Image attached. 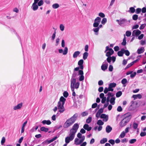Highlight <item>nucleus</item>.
Returning a JSON list of instances; mask_svg holds the SVG:
<instances>
[{
	"mask_svg": "<svg viewBox=\"0 0 146 146\" xmlns=\"http://www.w3.org/2000/svg\"><path fill=\"white\" fill-rule=\"evenodd\" d=\"M123 52L121 51H119L117 52V54L119 56H122L123 55Z\"/></svg>",
	"mask_w": 146,
	"mask_h": 146,
	"instance_id": "nucleus-58",
	"label": "nucleus"
},
{
	"mask_svg": "<svg viewBox=\"0 0 146 146\" xmlns=\"http://www.w3.org/2000/svg\"><path fill=\"white\" fill-rule=\"evenodd\" d=\"M83 72L82 70H79L78 75H80L79 78V80L80 81L84 80V77L83 76Z\"/></svg>",
	"mask_w": 146,
	"mask_h": 146,
	"instance_id": "nucleus-13",
	"label": "nucleus"
},
{
	"mask_svg": "<svg viewBox=\"0 0 146 146\" xmlns=\"http://www.w3.org/2000/svg\"><path fill=\"white\" fill-rule=\"evenodd\" d=\"M82 136H82V135L80 133H79L77 134V137L81 139Z\"/></svg>",
	"mask_w": 146,
	"mask_h": 146,
	"instance_id": "nucleus-63",
	"label": "nucleus"
},
{
	"mask_svg": "<svg viewBox=\"0 0 146 146\" xmlns=\"http://www.w3.org/2000/svg\"><path fill=\"white\" fill-rule=\"evenodd\" d=\"M100 117L101 118H103V121L105 122L107 121L108 119V115H106L104 114H102L100 116Z\"/></svg>",
	"mask_w": 146,
	"mask_h": 146,
	"instance_id": "nucleus-16",
	"label": "nucleus"
},
{
	"mask_svg": "<svg viewBox=\"0 0 146 146\" xmlns=\"http://www.w3.org/2000/svg\"><path fill=\"white\" fill-rule=\"evenodd\" d=\"M77 116V114L76 113L70 118L68 119L64 123L63 127L67 128L71 126L76 120Z\"/></svg>",
	"mask_w": 146,
	"mask_h": 146,
	"instance_id": "nucleus-1",
	"label": "nucleus"
},
{
	"mask_svg": "<svg viewBox=\"0 0 146 146\" xmlns=\"http://www.w3.org/2000/svg\"><path fill=\"white\" fill-rule=\"evenodd\" d=\"M5 139L4 137H3L1 139V145H3L5 142Z\"/></svg>",
	"mask_w": 146,
	"mask_h": 146,
	"instance_id": "nucleus-49",
	"label": "nucleus"
},
{
	"mask_svg": "<svg viewBox=\"0 0 146 146\" xmlns=\"http://www.w3.org/2000/svg\"><path fill=\"white\" fill-rule=\"evenodd\" d=\"M114 52L113 50L111 48H110L109 50L106 52V56H110Z\"/></svg>",
	"mask_w": 146,
	"mask_h": 146,
	"instance_id": "nucleus-18",
	"label": "nucleus"
},
{
	"mask_svg": "<svg viewBox=\"0 0 146 146\" xmlns=\"http://www.w3.org/2000/svg\"><path fill=\"white\" fill-rule=\"evenodd\" d=\"M107 21V19L106 18H104L103 19L101 23L103 25L105 24Z\"/></svg>",
	"mask_w": 146,
	"mask_h": 146,
	"instance_id": "nucleus-48",
	"label": "nucleus"
},
{
	"mask_svg": "<svg viewBox=\"0 0 146 146\" xmlns=\"http://www.w3.org/2000/svg\"><path fill=\"white\" fill-rule=\"evenodd\" d=\"M131 32L129 31H126V35L127 36L129 37L131 36Z\"/></svg>",
	"mask_w": 146,
	"mask_h": 146,
	"instance_id": "nucleus-45",
	"label": "nucleus"
},
{
	"mask_svg": "<svg viewBox=\"0 0 146 146\" xmlns=\"http://www.w3.org/2000/svg\"><path fill=\"white\" fill-rule=\"evenodd\" d=\"M108 57L107 58V60L108 62L110 63L111 60V56H108Z\"/></svg>",
	"mask_w": 146,
	"mask_h": 146,
	"instance_id": "nucleus-64",
	"label": "nucleus"
},
{
	"mask_svg": "<svg viewBox=\"0 0 146 146\" xmlns=\"http://www.w3.org/2000/svg\"><path fill=\"white\" fill-rule=\"evenodd\" d=\"M43 1L42 0H41L38 3V6H41L43 5Z\"/></svg>",
	"mask_w": 146,
	"mask_h": 146,
	"instance_id": "nucleus-52",
	"label": "nucleus"
},
{
	"mask_svg": "<svg viewBox=\"0 0 146 146\" xmlns=\"http://www.w3.org/2000/svg\"><path fill=\"white\" fill-rule=\"evenodd\" d=\"M106 131L108 133L110 132L112 130V128L110 125H107L106 127Z\"/></svg>",
	"mask_w": 146,
	"mask_h": 146,
	"instance_id": "nucleus-23",
	"label": "nucleus"
},
{
	"mask_svg": "<svg viewBox=\"0 0 146 146\" xmlns=\"http://www.w3.org/2000/svg\"><path fill=\"white\" fill-rule=\"evenodd\" d=\"M108 66V63L106 62V60L104 62L101 66V69L104 71H105L107 69Z\"/></svg>",
	"mask_w": 146,
	"mask_h": 146,
	"instance_id": "nucleus-12",
	"label": "nucleus"
},
{
	"mask_svg": "<svg viewBox=\"0 0 146 146\" xmlns=\"http://www.w3.org/2000/svg\"><path fill=\"white\" fill-rule=\"evenodd\" d=\"M23 105V103L22 102H21L18 104L17 105L14 106L13 109L14 110H20L22 107Z\"/></svg>",
	"mask_w": 146,
	"mask_h": 146,
	"instance_id": "nucleus-11",
	"label": "nucleus"
},
{
	"mask_svg": "<svg viewBox=\"0 0 146 146\" xmlns=\"http://www.w3.org/2000/svg\"><path fill=\"white\" fill-rule=\"evenodd\" d=\"M132 97L134 98V100L137 98L140 99L142 98V96L139 94L137 95H133L132 96Z\"/></svg>",
	"mask_w": 146,
	"mask_h": 146,
	"instance_id": "nucleus-24",
	"label": "nucleus"
},
{
	"mask_svg": "<svg viewBox=\"0 0 146 146\" xmlns=\"http://www.w3.org/2000/svg\"><path fill=\"white\" fill-rule=\"evenodd\" d=\"M38 5H37V4L33 3L31 7L33 11H35L38 9Z\"/></svg>",
	"mask_w": 146,
	"mask_h": 146,
	"instance_id": "nucleus-22",
	"label": "nucleus"
},
{
	"mask_svg": "<svg viewBox=\"0 0 146 146\" xmlns=\"http://www.w3.org/2000/svg\"><path fill=\"white\" fill-rule=\"evenodd\" d=\"M123 117V118L119 123V126L121 127H123L127 123L129 122L131 118L130 116Z\"/></svg>",
	"mask_w": 146,
	"mask_h": 146,
	"instance_id": "nucleus-5",
	"label": "nucleus"
},
{
	"mask_svg": "<svg viewBox=\"0 0 146 146\" xmlns=\"http://www.w3.org/2000/svg\"><path fill=\"white\" fill-rule=\"evenodd\" d=\"M80 52L79 51L75 52L73 54V57L74 58H76L80 54Z\"/></svg>",
	"mask_w": 146,
	"mask_h": 146,
	"instance_id": "nucleus-25",
	"label": "nucleus"
},
{
	"mask_svg": "<svg viewBox=\"0 0 146 146\" xmlns=\"http://www.w3.org/2000/svg\"><path fill=\"white\" fill-rule=\"evenodd\" d=\"M54 141V140L52 138V139L49 140H45L44 142L43 143H44V144H48Z\"/></svg>",
	"mask_w": 146,
	"mask_h": 146,
	"instance_id": "nucleus-29",
	"label": "nucleus"
},
{
	"mask_svg": "<svg viewBox=\"0 0 146 146\" xmlns=\"http://www.w3.org/2000/svg\"><path fill=\"white\" fill-rule=\"evenodd\" d=\"M88 115V113L85 111L83 112H82L81 113L82 116L83 117L86 116Z\"/></svg>",
	"mask_w": 146,
	"mask_h": 146,
	"instance_id": "nucleus-61",
	"label": "nucleus"
},
{
	"mask_svg": "<svg viewBox=\"0 0 146 146\" xmlns=\"http://www.w3.org/2000/svg\"><path fill=\"white\" fill-rule=\"evenodd\" d=\"M121 82L123 84H125L127 82V80L125 78H123L121 80Z\"/></svg>",
	"mask_w": 146,
	"mask_h": 146,
	"instance_id": "nucleus-46",
	"label": "nucleus"
},
{
	"mask_svg": "<svg viewBox=\"0 0 146 146\" xmlns=\"http://www.w3.org/2000/svg\"><path fill=\"white\" fill-rule=\"evenodd\" d=\"M98 15L102 18H104L105 17L104 14L102 12L99 13Z\"/></svg>",
	"mask_w": 146,
	"mask_h": 146,
	"instance_id": "nucleus-55",
	"label": "nucleus"
},
{
	"mask_svg": "<svg viewBox=\"0 0 146 146\" xmlns=\"http://www.w3.org/2000/svg\"><path fill=\"white\" fill-rule=\"evenodd\" d=\"M138 15H134L132 17L133 19L135 21L137 20L138 19Z\"/></svg>",
	"mask_w": 146,
	"mask_h": 146,
	"instance_id": "nucleus-43",
	"label": "nucleus"
},
{
	"mask_svg": "<svg viewBox=\"0 0 146 146\" xmlns=\"http://www.w3.org/2000/svg\"><path fill=\"white\" fill-rule=\"evenodd\" d=\"M107 140L106 138H103L100 141V143L101 144H104L107 142Z\"/></svg>",
	"mask_w": 146,
	"mask_h": 146,
	"instance_id": "nucleus-35",
	"label": "nucleus"
},
{
	"mask_svg": "<svg viewBox=\"0 0 146 146\" xmlns=\"http://www.w3.org/2000/svg\"><path fill=\"white\" fill-rule=\"evenodd\" d=\"M74 139V138L69 135L66 137L65 139L66 143L64 144L63 146H66L67 144L70 141H72Z\"/></svg>",
	"mask_w": 146,
	"mask_h": 146,
	"instance_id": "nucleus-9",
	"label": "nucleus"
},
{
	"mask_svg": "<svg viewBox=\"0 0 146 146\" xmlns=\"http://www.w3.org/2000/svg\"><path fill=\"white\" fill-rule=\"evenodd\" d=\"M116 21L118 22V23L120 25H125L127 22V21L125 19H123L120 20H117Z\"/></svg>",
	"mask_w": 146,
	"mask_h": 146,
	"instance_id": "nucleus-10",
	"label": "nucleus"
},
{
	"mask_svg": "<svg viewBox=\"0 0 146 146\" xmlns=\"http://www.w3.org/2000/svg\"><path fill=\"white\" fill-rule=\"evenodd\" d=\"M117 110L119 112H121L122 110V109L121 106H119L117 109Z\"/></svg>",
	"mask_w": 146,
	"mask_h": 146,
	"instance_id": "nucleus-60",
	"label": "nucleus"
},
{
	"mask_svg": "<svg viewBox=\"0 0 146 146\" xmlns=\"http://www.w3.org/2000/svg\"><path fill=\"white\" fill-rule=\"evenodd\" d=\"M92 120V117H89L86 120V122L88 123H90Z\"/></svg>",
	"mask_w": 146,
	"mask_h": 146,
	"instance_id": "nucleus-39",
	"label": "nucleus"
},
{
	"mask_svg": "<svg viewBox=\"0 0 146 146\" xmlns=\"http://www.w3.org/2000/svg\"><path fill=\"white\" fill-rule=\"evenodd\" d=\"M96 27V28H94L92 30L94 32H95V35H98V32L99 31V28L98 27Z\"/></svg>",
	"mask_w": 146,
	"mask_h": 146,
	"instance_id": "nucleus-27",
	"label": "nucleus"
},
{
	"mask_svg": "<svg viewBox=\"0 0 146 146\" xmlns=\"http://www.w3.org/2000/svg\"><path fill=\"white\" fill-rule=\"evenodd\" d=\"M97 124L101 126L103 125L104 124V123L101 120H98L97 122Z\"/></svg>",
	"mask_w": 146,
	"mask_h": 146,
	"instance_id": "nucleus-37",
	"label": "nucleus"
},
{
	"mask_svg": "<svg viewBox=\"0 0 146 146\" xmlns=\"http://www.w3.org/2000/svg\"><path fill=\"white\" fill-rule=\"evenodd\" d=\"M88 53L87 52H85L83 54V58L84 60L86 59L88 56Z\"/></svg>",
	"mask_w": 146,
	"mask_h": 146,
	"instance_id": "nucleus-31",
	"label": "nucleus"
},
{
	"mask_svg": "<svg viewBox=\"0 0 146 146\" xmlns=\"http://www.w3.org/2000/svg\"><path fill=\"white\" fill-rule=\"evenodd\" d=\"M101 21V18L100 17H96L94 20V23L93 25V27H97L99 26Z\"/></svg>",
	"mask_w": 146,
	"mask_h": 146,
	"instance_id": "nucleus-8",
	"label": "nucleus"
},
{
	"mask_svg": "<svg viewBox=\"0 0 146 146\" xmlns=\"http://www.w3.org/2000/svg\"><path fill=\"white\" fill-rule=\"evenodd\" d=\"M146 135V133L145 132H141L140 134V135L141 137H143L145 136Z\"/></svg>",
	"mask_w": 146,
	"mask_h": 146,
	"instance_id": "nucleus-62",
	"label": "nucleus"
},
{
	"mask_svg": "<svg viewBox=\"0 0 146 146\" xmlns=\"http://www.w3.org/2000/svg\"><path fill=\"white\" fill-rule=\"evenodd\" d=\"M60 30L62 31H63L64 29V26L62 24H61L60 25Z\"/></svg>",
	"mask_w": 146,
	"mask_h": 146,
	"instance_id": "nucleus-40",
	"label": "nucleus"
},
{
	"mask_svg": "<svg viewBox=\"0 0 146 146\" xmlns=\"http://www.w3.org/2000/svg\"><path fill=\"white\" fill-rule=\"evenodd\" d=\"M70 87L72 90L73 91L74 90V88L77 89L79 87L80 83L79 82H76V79L75 78H72L71 80Z\"/></svg>",
	"mask_w": 146,
	"mask_h": 146,
	"instance_id": "nucleus-4",
	"label": "nucleus"
},
{
	"mask_svg": "<svg viewBox=\"0 0 146 146\" xmlns=\"http://www.w3.org/2000/svg\"><path fill=\"white\" fill-rule=\"evenodd\" d=\"M113 88H111L109 86V87L108 88H107L106 87L105 88L104 92L105 94H106L108 93V91H113Z\"/></svg>",
	"mask_w": 146,
	"mask_h": 146,
	"instance_id": "nucleus-17",
	"label": "nucleus"
},
{
	"mask_svg": "<svg viewBox=\"0 0 146 146\" xmlns=\"http://www.w3.org/2000/svg\"><path fill=\"white\" fill-rule=\"evenodd\" d=\"M136 74V73L135 72H134L132 73H131V75H130V77L131 78H133L135 76Z\"/></svg>",
	"mask_w": 146,
	"mask_h": 146,
	"instance_id": "nucleus-56",
	"label": "nucleus"
},
{
	"mask_svg": "<svg viewBox=\"0 0 146 146\" xmlns=\"http://www.w3.org/2000/svg\"><path fill=\"white\" fill-rule=\"evenodd\" d=\"M48 130L49 129L48 128H45L44 127H42L40 128V130L42 131H44L46 132H48Z\"/></svg>",
	"mask_w": 146,
	"mask_h": 146,
	"instance_id": "nucleus-32",
	"label": "nucleus"
},
{
	"mask_svg": "<svg viewBox=\"0 0 146 146\" xmlns=\"http://www.w3.org/2000/svg\"><path fill=\"white\" fill-rule=\"evenodd\" d=\"M66 99L63 97L61 96L60 98L59 101L58 103L57 106L59 112L60 113H62L65 110L64 105L65 103Z\"/></svg>",
	"mask_w": 146,
	"mask_h": 146,
	"instance_id": "nucleus-2",
	"label": "nucleus"
},
{
	"mask_svg": "<svg viewBox=\"0 0 146 146\" xmlns=\"http://www.w3.org/2000/svg\"><path fill=\"white\" fill-rule=\"evenodd\" d=\"M129 11L131 13H133L135 11V9L133 7H131L129 8Z\"/></svg>",
	"mask_w": 146,
	"mask_h": 146,
	"instance_id": "nucleus-42",
	"label": "nucleus"
},
{
	"mask_svg": "<svg viewBox=\"0 0 146 146\" xmlns=\"http://www.w3.org/2000/svg\"><path fill=\"white\" fill-rule=\"evenodd\" d=\"M107 95L108 97H107L106 100H107V102H109L110 101V97H112L113 96V94L111 92H109L107 94Z\"/></svg>",
	"mask_w": 146,
	"mask_h": 146,
	"instance_id": "nucleus-20",
	"label": "nucleus"
},
{
	"mask_svg": "<svg viewBox=\"0 0 146 146\" xmlns=\"http://www.w3.org/2000/svg\"><path fill=\"white\" fill-rule=\"evenodd\" d=\"M146 26V24H144L141 25L139 27V29L141 30L143 29Z\"/></svg>",
	"mask_w": 146,
	"mask_h": 146,
	"instance_id": "nucleus-50",
	"label": "nucleus"
},
{
	"mask_svg": "<svg viewBox=\"0 0 146 146\" xmlns=\"http://www.w3.org/2000/svg\"><path fill=\"white\" fill-rule=\"evenodd\" d=\"M77 75V74L76 72H74L72 74V78H75Z\"/></svg>",
	"mask_w": 146,
	"mask_h": 146,
	"instance_id": "nucleus-54",
	"label": "nucleus"
},
{
	"mask_svg": "<svg viewBox=\"0 0 146 146\" xmlns=\"http://www.w3.org/2000/svg\"><path fill=\"white\" fill-rule=\"evenodd\" d=\"M83 62L84 61L83 60L81 59L79 60L78 62V64L79 66V67L75 68L74 70V71H78L79 69L83 70L84 68V66L83 65Z\"/></svg>",
	"mask_w": 146,
	"mask_h": 146,
	"instance_id": "nucleus-6",
	"label": "nucleus"
},
{
	"mask_svg": "<svg viewBox=\"0 0 146 146\" xmlns=\"http://www.w3.org/2000/svg\"><path fill=\"white\" fill-rule=\"evenodd\" d=\"M128 141V139L126 138H124L121 140V142L122 143H127Z\"/></svg>",
	"mask_w": 146,
	"mask_h": 146,
	"instance_id": "nucleus-44",
	"label": "nucleus"
},
{
	"mask_svg": "<svg viewBox=\"0 0 146 146\" xmlns=\"http://www.w3.org/2000/svg\"><path fill=\"white\" fill-rule=\"evenodd\" d=\"M116 85V83H112L110 84H109V86H110V87L112 88H113L115 87Z\"/></svg>",
	"mask_w": 146,
	"mask_h": 146,
	"instance_id": "nucleus-41",
	"label": "nucleus"
},
{
	"mask_svg": "<svg viewBox=\"0 0 146 146\" xmlns=\"http://www.w3.org/2000/svg\"><path fill=\"white\" fill-rule=\"evenodd\" d=\"M141 33V31L139 30H134L132 32V35L133 36H137L139 35Z\"/></svg>",
	"mask_w": 146,
	"mask_h": 146,
	"instance_id": "nucleus-15",
	"label": "nucleus"
},
{
	"mask_svg": "<svg viewBox=\"0 0 146 146\" xmlns=\"http://www.w3.org/2000/svg\"><path fill=\"white\" fill-rule=\"evenodd\" d=\"M63 95L64 97L67 98L68 95V94L67 91H65L63 93Z\"/></svg>",
	"mask_w": 146,
	"mask_h": 146,
	"instance_id": "nucleus-47",
	"label": "nucleus"
},
{
	"mask_svg": "<svg viewBox=\"0 0 146 146\" xmlns=\"http://www.w3.org/2000/svg\"><path fill=\"white\" fill-rule=\"evenodd\" d=\"M42 123L44 125L46 124L47 125H49L51 123L50 121L49 120H44L42 121Z\"/></svg>",
	"mask_w": 146,
	"mask_h": 146,
	"instance_id": "nucleus-26",
	"label": "nucleus"
},
{
	"mask_svg": "<svg viewBox=\"0 0 146 146\" xmlns=\"http://www.w3.org/2000/svg\"><path fill=\"white\" fill-rule=\"evenodd\" d=\"M137 141V139H130L129 141V143L130 144H132L135 143Z\"/></svg>",
	"mask_w": 146,
	"mask_h": 146,
	"instance_id": "nucleus-34",
	"label": "nucleus"
},
{
	"mask_svg": "<svg viewBox=\"0 0 146 146\" xmlns=\"http://www.w3.org/2000/svg\"><path fill=\"white\" fill-rule=\"evenodd\" d=\"M59 5L58 3H55L52 5V7L54 9H57L58 8Z\"/></svg>",
	"mask_w": 146,
	"mask_h": 146,
	"instance_id": "nucleus-36",
	"label": "nucleus"
},
{
	"mask_svg": "<svg viewBox=\"0 0 146 146\" xmlns=\"http://www.w3.org/2000/svg\"><path fill=\"white\" fill-rule=\"evenodd\" d=\"M83 128L87 130L88 131H90L92 129V127H89V125L87 124H85L84 125Z\"/></svg>",
	"mask_w": 146,
	"mask_h": 146,
	"instance_id": "nucleus-21",
	"label": "nucleus"
},
{
	"mask_svg": "<svg viewBox=\"0 0 146 146\" xmlns=\"http://www.w3.org/2000/svg\"><path fill=\"white\" fill-rule=\"evenodd\" d=\"M59 52L61 54L62 53L63 55H65L67 54L68 52V49L67 47H66L64 50L63 51L62 49H59L58 50Z\"/></svg>",
	"mask_w": 146,
	"mask_h": 146,
	"instance_id": "nucleus-14",
	"label": "nucleus"
},
{
	"mask_svg": "<svg viewBox=\"0 0 146 146\" xmlns=\"http://www.w3.org/2000/svg\"><path fill=\"white\" fill-rule=\"evenodd\" d=\"M108 142L112 145H114L115 143V141L113 139H110L109 140Z\"/></svg>",
	"mask_w": 146,
	"mask_h": 146,
	"instance_id": "nucleus-53",
	"label": "nucleus"
},
{
	"mask_svg": "<svg viewBox=\"0 0 146 146\" xmlns=\"http://www.w3.org/2000/svg\"><path fill=\"white\" fill-rule=\"evenodd\" d=\"M141 11V9L140 8H138L136 9V14H138L140 13Z\"/></svg>",
	"mask_w": 146,
	"mask_h": 146,
	"instance_id": "nucleus-51",
	"label": "nucleus"
},
{
	"mask_svg": "<svg viewBox=\"0 0 146 146\" xmlns=\"http://www.w3.org/2000/svg\"><path fill=\"white\" fill-rule=\"evenodd\" d=\"M113 66L111 65H110L108 68L109 71L110 72L112 71L113 70Z\"/></svg>",
	"mask_w": 146,
	"mask_h": 146,
	"instance_id": "nucleus-59",
	"label": "nucleus"
},
{
	"mask_svg": "<svg viewBox=\"0 0 146 146\" xmlns=\"http://www.w3.org/2000/svg\"><path fill=\"white\" fill-rule=\"evenodd\" d=\"M79 127V124L75 123L73 126L72 128L70 130L69 135L74 138L76 133L77 132Z\"/></svg>",
	"mask_w": 146,
	"mask_h": 146,
	"instance_id": "nucleus-3",
	"label": "nucleus"
},
{
	"mask_svg": "<svg viewBox=\"0 0 146 146\" xmlns=\"http://www.w3.org/2000/svg\"><path fill=\"white\" fill-rule=\"evenodd\" d=\"M122 94V92L121 91H119L116 93V96L118 98L120 97Z\"/></svg>",
	"mask_w": 146,
	"mask_h": 146,
	"instance_id": "nucleus-38",
	"label": "nucleus"
},
{
	"mask_svg": "<svg viewBox=\"0 0 146 146\" xmlns=\"http://www.w3.org/2000/svg\"><path fill=\"white\" fill-rule=\"evenodd\" d=\"M126 135L124 131H122L119 137V138H123L125 137Z\"/></svg>",
	"mask_w": 146,
	"mask_h": 146,
	"instance_id": "nucleus-30",
	"label": "nucleus"
},
{
	"mask_svg": "<svg viewBox=\"0 0 146 146\" xmlns=\"http://www.w3.org/2000/svg\"><path fill=\"white\" fill-rule=\"evenodd\" d=\"M85 139V137L83 136L79 140L78 138H76L74 140V144L77 145L81 144Z\"/></svg>",
	"mask_w": 146,
	"mask_h": 146,
	"instance_id": "nucleus-7",
	"label": "nucleus"
},
{
	"mask_svg": "<svg viewBox=\"0 0 146 146\" xmlns=\"http://www.w3.org/2000/svg\"><path fill=\"white\" fill-rule=\"evenodd\" d=\"M124 37L123 38V42L121 43V44L123 46H125L126 45V37L125 36V35H124Z\"/></svg>",
	"mask_w": 146,
	"mask_h": 146,
	"instance_id": "nucleus-33",
	"label": "nucleus"
},
{
	"mask_svg": "<svg viewBox=\"0 0 146 146\" xmlns=\"http://www.w3.org/2000/svg\"><path fill=\"white\" fill-rule=\"evenodd\" d=\"M115 98L114 97H111L110 99V103L112 105H113L115 104Z\"/></svg>",
	"mask_w": 146,
	"mask_h": 146,
	"instance_id": "nucleus-28",
	"label": "nucleus"
},
{
	"mask_svg": "<svg viewBox=\"0 0 146 146\" xmlns=\"http://www.w3.org/2000/svg\"><path fill=\"white\" fill-rule=\"evenodd\" d=\"M145 50L144 48L143 47H142L140 48H139L137 51V52L138 54H141L143 53Z\"/></svg>",
	"mask_w": 146,
	"mask_h": 146,
	"instance_id": "nucleus-19",
	"label": "nucleus"
},
{
	"mask_svg": "<svg viewBox=\"0 0 146 146\" xmlns=\"http://www.w3.org/2000/svg\"><path fill=\"white\" fill-rule=\"evenodd\" d=\"M138 126V125L137 123H134L133 124V128L135 129H137Z\"/></svg>",
	"mask_w": 146,
	"mask_h": 146,
	"instance_id": "nucleus-57",
	"label": "nucleus"
}]
</instances>
